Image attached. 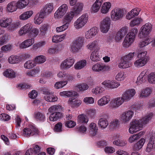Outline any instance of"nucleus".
Instances as JSON below:
<instances>
[{
	"label": "nucleus",
	"instance_id": "nucleus-28",
	"mask_svg": "<svg viewBox=\"0 0 155 155\" xmlns=\"http://www.w3.org/2000/svg\"><path fill=\"white\" fill-rule=\"evenodd\" d=\"M101 57L99 54V50H94L91 53L90 59L93 62H97L101 60Z\"/></svg>",
	"mask_w": 155,
	"mask_h": 155
},
{
	"label": "nucleus",
	"instance_id": "nucleus-30",
	"mask_svg": "<svg viewBox=\"0 0 155 155\" xmlns=\"http://www.w3.org/2000/svg\"><path fill=\"white\" fill-rule=\"evenodd\" d=\"M6 8L7 12L10 13L15 12L18 9L15 1H12L9 3L7 4Z\"/></svg>",
	"mask_w": 155,
	"mask_h": 155
},
{
	"label": "nucleus",
	"instance_id": "nucleus-41",
	"mask_svg": "<svg viewBox=\"0 0 155 155\" xmlns=\"http://www.w3.org/2000/svg\"><path fill=\"white\" fill-rule=\"evenodd\" d=\"M89 120L88 117L85 115L81 114L79 115L77 118V122L78 123L87 124Z\"/></svg>",
	"mask_w": 155,
	"mask_h": 155
},
{
	"label": "nucleus",
	"instance_id": "nucleus-50",
	"mask_svg": "<svg viewBox=\"0 0 155 155\" xmlns=\"http://www.w3.org/2000/svg\"><path fill=\"white\" fill-rule=\"evenodd\" d=\"M62 107L60 105H54L50 107L48 111L51 113L54 112H61L62 110Z\"/></svg>",
	"mask_w": 155,
	"mask_h": 155
},
{
	"label": "nucleus",
	"instance_id": "nucleus-56",
	"mask_svg": "<svg viewBox=\"0 0 155 155\" xmlns=\"http://www.w3.org/2000/svg\"><path fill=\"white\" fill-rule=\"evenodd\" d=\"M46 44V42L44 41H41L33 45V50L37 51L40 49Z\"/></svg>",
	"mask_w": 155,
	"mask_h": 155
},
{
	"label": "nucleus",
	"instance_id": "nucleus-43",
	"mask_svg": "<svg viewBox=\"0 0 155 155\" xmlns=\"http://www.w3.org/2000/svg\"><path fill=\"white\" fill-rule=\"evenodd\" d=\"M144 38L140 41L138 43V46L140 48H143L148 45L150 42L149 38L148 37H143Z\"/></svg>",
	"mask_w": 155,
	"mask_h": 155
},
{
	"label": "nucleus",
	"instance_id": "nucleus-13",
	"mask_svg": "<svg viewBox=\"0 0 155 155\" xmlns=\"http://www.w3.org/2000/svg\"><path fill=\"white\" fill-rule=\"evenodd\" d=\"M152 28V25L149 23L145 24L143 25L139 31L140 36L147 37L151 32Z\"/></svg>",
	"mask_w": 155,
	"mask_h": 155
},
{
	"label": "nucleus",
	"instance_id": "nucleus-55",
	"mask_svg": "<svg viewBox=\"0 0 155 155\" xmlns=\"http://www.w3.org/2000/svg\"><path fill=\"white\" fill-rule=\"evenodd\" d=\"M66 35V34H64L60 35H54L53 37L52 41L54 43L61 42L64 39Z\"/></svg>",
	"mask_w": 155,
	"mask_h": 155
},
{
	"label": "nucleus",
	"instance_id": "nucleus-17",
	"mask_svg": "<svg viewBox=\"0 0 155 155\" xmlns=\"http://www.w3.org/2000/svg\"><path fill=\"white\" fill-rule=\"evenodd\" d=\"M33 26L31 23H28L20 28L18 32V34L19 36H23L27 34L29 35L32 28Z\"/></svg>",
	"mask_w": 155,
	"mask_h": 155
},
{
	"label": "nucleus",
	"instance_id": "nucleus-35",
	"mask_svg": "<svg viewBox=\"0 0 155 155\" xmlns=\"http://www.w3.org/2000/svg\"><path fill=\"white\" fill-rule=\"evenodd\" d=\"M57 76L58 78H62L64 81H67L71 80L73 78L72 75H69L63 71L59 72L57 74Z\"/></svg>",
	"mask_w": 155,
	"mask_h": 155
},
{
	"label": "nucleus",
	"instance_id": "nucleus-21",
	"mask_svg": "<svg viewBox=\"0 0 155 155\" xmlns=\"http://www.w3.org/2000/svg\"><path fill=\"white\" fill-rule=\"evenodd\" d=\"M148 74V70L145 69L142 71L137 78L136 83L138 85H140L146 81Z\"/></svg>",
	"mask_w": 155,
	"mask_h": 155
},
{
	"label": "nucleus",
	"instance_id": "nucleus-32",
	"mask_svg": "<svg viewBox=\"0 0 155 155\" xmlns=\"http://www.w3.org/2000/svg\"><path fill=\"white\" fill-rule=\"evenodd\" d=\"M144 134L143 131H140L137 134L132 135L128 138V141L130 143H134L140 138Z\"/></svg>",
	"mask_w": 155,
	"mask_h": 155
},
{
	"label": "nucleus",
	"instance_id": "nucleus-64",
	"mask_svg": "<svg viewBox=\"0 0 155 155\" xmlns=\"http://www.w3.org/2000/svg\"><path fill=\"white\" fill-rule=\"evenodd\" d=\"M128 30V27L125 26L121 27L117 32L124 37L127 34Z\"/></svg>",
	"mask_w": 155,
	"mask_h": 155
},
{
	"label": "nucleus",
	"instance_id": "nucleus-63",
	"mask_svg": "<svg viewBox=\"0 0 155 155\" xmlns=\"http://www.w3.org/2000/svg\"><path fill=\"white\" fill-rule=\"evenodd\" d=\"M20 22L19 21H16L13 23L8 27V30L13 31L20 26Z\"/></svg>",
	"mask_w": 155,
	"mask_h": 155
},
{
	"label": "nucleus",
	"instance_id": "nucleus-5",
	"mask_svg": "<svg viewBox=\"0 0 155 155\" xmlns=\"http://www.w3.org/2000/svg\"><path fill=\"white\" fill-rule=\"evenodd\" d=\"M84 42L83 37H77L72 41L70 45V50L73 53H76L79 51L83 47Z\"/></svg>",
	"mask_w": 155,
	"mask_h": 155
},
{
	"label": "nucleus",
	"instance_id": "nucleus-25",
	"mask_svg": "<svg viewBox=\"0 0 155 155\" xmlns=\"http://www.w3.org/2000/svg\"><path fill=\"white\" fill-rule=\"evenodd\" d=\"M152 93V90L150 87H146L140 91L139 96L140 98H145L149 97Z\"/></svg>",
	"mask_w": 155,
	"mask_h": 155
},
{
	"label": "nucleus",
	"instance_id": "nucleus-59",
	"mask_svg": "<svg viewBox=\"0 0 155 155\" xmlns=\"http://www.w3.org/2000/svg\"><path fill=\"white\" fill-rule=\"evenodd\" d=\"M147 80L150 84H155V72H152L148 74Z\"/></svg>",
	"mask_w": 155,
	"mask_h": 155
},
{
	"label": "nucleus",
	"instance_id": "nucleus-58",
	"mask_svg": "<svg viewBox=\"0 0 155 155\" xmlns=\"http://www.w3.org/2000/svg\"><path fill=\"white\" fill-rule=\"evenodd\" d=\"M147 63L141 59H138L134 62V65L136 67L139 68L144 66Z\"/></svg>",
	"mask_w": 155,
	"mask_h": 155
},
{
	"label": "nucleus",
	"instance_id": "nucleus-45",
	"mask_svg": "<svg viewBox=\"0 0 155 155\" xmlns=\"http://www.w3.org/2000/svg\"><path fill=\"white\" fill-rule=\"evenodd\" d=\"M34 117L37 121L41 122H44L45 119V114L39 112L35 113Z\"/></svg>",
	"mask_w": 155,
	"mask_h": 155
},
{
	"label": "nucleus",
	"instance_id": "nucleus-7",
	"mask_svg": "<svg viewBox=\"0 0 155 155\" xmlns=\"http://www.w3.org/2000/svg\"><path fill=\"white\" fill-rule=\"evenodd\" d=\"M98 124L99 128L102 130L106 129L109 124V117L108 114L105 112H103L100 115Z\"/></svg>",
	"mask_w": 155,
	"mask_h": 155
},
{
	"label": "nucleus",
	"instance_id": "nucleus-8",
	"mask_svg": "<svg viewBox=\"0 0 155 155\" xmlns=\"http://www.w3.org/2000/svg\"><path fill=\"white\" fill-rule=\"evenodd\" d=\"M93 71L95 72H104L110 71V66L101 62H98L93 65L91 68Z\"/></svg>",
	"mask_w": 155,
	"mask_h": 155
},
{
	"label": "nucleus",
	"instance_id": "nucleus-54",
	"mask_svg": "<svg viewBox=\"0 0 155 155\" xmlns=\"http://www.w3.org/2000/svg\"><path fill=\"white\" fill-rule=\"evenodd\" d=\"M144 139L142 138L138 142H137L134 145V149L138 150L140 149L145 143Z\"/></svg>",
	"mask_w": 155,
	"mask_h": 155
},
{
	"label": "nucleus",
	"instance_id": "nucleus-1",
	"mask_svg": "<svg viewBox=\"0 0 155 155\" xmlns=\"http://www.w3.org/2000/svg\"><path fill=\"white\" fill-rule=\"evenodd\" d=\"M152 116L153 114L151 113L142 118L132 120L130 124L129 132L131 134H133L141 130L143 128V125L149 121Z\"/></svg>",
	"mask_w": 155,
	"mask_h": 155
},
{
	"label": "nucleus",
	"instance_id": "nucleus-37",
	"mask_svg": "<svg viewBox=\"0 0 155 155\" xmlns=\"http://www.w3.org/2000/svg\"><path fill=\"white\" fill-rule=\"evenodd\" d=\"M111 7V4L109 2H106L104 3L102 5L101 12L103 14H106L109 11V10Z\"/></svg>",
	"mask_w": 155,
	"mask_h": 155
},
{
	"label": "nucleus",
	"instance_id": "nucleus-26",
	"mask_svg": "<svg viewBox=\"0 0 155 155\" xmlns=\"http://www.w3.org/2000/svg\"><path fill=\"white\" fill-rule=\"evenodd\" d=\"M87 49L90 50H99L100 47L99 46L98 41L97 40H95L89 43L86 46Z\"/></svg>",
	"mask_w": 155,
	"mask_h": 155
},
{
	"label": "nucleus",
	"instance_id": "nucleus-20",
	"mask_svg": "<svg viewBox=\"0 0 155 155\" xmlns=\"http://www.w3.org/2000/svg\"><path fill=\"white\" fill-rule=\"evenodd\" d=\"M38 134L37 129L32 126L30 128H25L24 129L22 135L25 137H29Z\"/></svg>",
	"mask_w": 155,
	"mask_h": 155
},
{
	"label": "nucleus",
	"instance_id": "nucleus-40",
	"mask_svg": "<svg viewBox=\"0 0 155 155\" xmlns=\"http://www.w3.org/2000/svg\"><path fill=\"white\" fill-rule=\"evenodd\" d=\"M29 0H18L16 2L18 9H22L25 8L28 5Z\"/></svg>",
	"mask_w": 155,
	"mask_h": 155
},
{
	"label": "nucleus",
	"instance_id": "nucleus-23",
	"mask_svg": "<svg viewBox=\"0 0 155 155\" xmlns=\"http://www.w3.org/2000/svg\"><path fill=\"white\" fill-rule=\"evenodd\" d=\"M35 40L33 38H28L24 40L19 45L21 49L28 48L31 46L34 43Z\"/></svg>",
	"mask_w": 155,
	"mask_h": 155
},
{
	"label": "nucleus",
	"instance_id": "nucleus-60",
	"mask_svg": "<svg viewBox=\"0 0 155 155\" xmlns=\"http://www.w3.org/2000/svg\"><path fill=\"white\" fill-rule=\"evenodd\" d=\"M49 27V25L48 24H44L41 25L40 28V34L41 35H44L47 31Z\"/></svg>",
	"mask_w": 155,
	"mask_h": 155
},
{
	"label": "nucleus",
	"instance_id": "nucleus-31",
	"mask_svg": "<svg viewBox=\"0 0 155 155\" xmlns=\"http://www.w3.org/2000/svg\"><path fill=\"white\" fill-rule=\"evenodd\" d=\"M12 21L11 18H3L0 19V26L3 28L9 26Z\"/></svg>",
	"mask_w": 155,
	"mask_h": 155
},
{
	"label": "nucleus",
	"instance_id": "nucleus-61",
	"mask_svg": "<svg viewBox=\"0 0 155 155\" xmlns=\"http://www.w3.org/2000/svg\"><path fill=\"white\" fill-rule=\"evenodd\" d=\"M113 144L115 145L118 146H124L127 144L126 140H120L119 139L113 141Z\"/></svg>",
	"mask_w": 155,
	"mask_h": 155
},
{
	"label": "nucleus",
	"instance_id": "nucleus-14",
	"mask_svg": "<svg viewBox=\"0 0 155 155\" xmlns=\"http://www.w3.org/2000/svg\"><path fill=\"white\" fill-rule=\"evenodd\" d=\"M111 20L110 18L106 17L101 21L100 25L101 31L104 33H107L110 29Z\"/></svg>",
	"mask_w": 155,
	"mask_h": 155
},
{
	"label": "nucleus",
	"instance_id": "nucleus-11",
	"mask_svg": "<svg viewBox=\"0 0 155 155\" xmlns=\"http://www.w3.org/2000/svg\"><path fill=\"white\" fill-rule=\"evenodd\" d=\"M124 15L123 10L120 8H116L113 9L111 13L112 20L116 21L121 19Z\"/></svg>",
	"mask_w": 155,
	"mask_h": 155
},
{
	"label": "nucleus",
	"instance_id": "nucleus-27",
	"mask_svg": "<svg viewBox=\"0 0 155 155\" xmlns=\"http://www.w3.org/2000/svg\"><path fill=\"white\" fill-rule=\"evenodd\" d=\"M34 14V12L32 10L27 11L23 12L19 16V19L22 21L26 20L30 18Z\"/></svg>",
	"mask_w": 155,
	"mask_h": 155
},
{
	"label": "nucleus",
	"instance_id": "nucleus-53",
	"mask_svg": "<svg viewBox=\"0 0 155 155\" xmlns=\"http://www.w3.org/2000/svg\"><path fill=\"white\" fill-rule=\"evenodd\" d=\"M119 121L117 119H114L111 121L110 123L109 127L111 129H117L119 126Z\"/></svg>",
	"mask_w": 155,
	"mask_h": 155
},
{
	"label": "nucleus",
	"instance_id": "nucleus-49",
	"mask_svg": "<svg viewBox=\"0 0 155 155\" xmlns=\"http://www.w3.org/2000/svg\"><path fill=\"white\" fill-rule=\"evenodd\" d=\"M16 73L13 70L8 69L3 73V74L8 78H13L15 77Z\"/></svg>",
	"mask_w": 155,
	"mask_h": 155
},
{
	"label": "nucleus",
	"instance_id": "nucleus-15",
	"mask_svg": "<svg viewBox=\"0 0 155 155\" xmlns=\"http://www.w3.org/2000/svg\"><path fill=\"white\" fill-rule=\"evenodd\" d=\"M101 84L105 87L110 89L116 88L120 85L119 82L113 80H105L101 83Z\"/></svg>",
	"mask_w": 155,
	"mask_h": 155
},
{
	"label": "nucleus",
	"instance_id": "nucleus-10",
	"mask_svg": "<svg viewBox=\"0 0 155 155\" xmlns=\"http://www.w3.org/2000/svg\"><path fill=\"white\" fill-rule=\"evenodd\" d=\"M134 111L131 110H127L123 112L120 116L121 121L124 124L128 123L134 115Z\"/></svg>",
	"mask_w": 155,
	"mask_h": 155
},
{
	"label": "nucleus",
	"instance_id": "nucleus-42",
	"mask_svg": "<svg viewBox=\"0 0 155 155\" xmlns=\"http://www.w3.org/2000/svg\"><path fill=\"white\" fill-rule=\"evenodd\" d=\"M8 61L10 64H17L21 61V58L18 56L12 55L8 58Z\"/></svg>",
	"mask_w": 155,
	"mask_h": 155
},
{
	"label": "nucleus",
	"instance_id": "nucleus-62",
	"mask_svg": "<svg viewBox=\"0 0 155 155\" xmlns=\"http://www.w3.org/2000/svg\"><path fill=\"white\" fill-rule=\"evenodd\" d=\"M59 51V48L57 46H55L49 48L47 51L48 53L50 55L57 53Z\"/></svg>",
	"mask_w": 155,
	"mask_h": 155
},
{
	"label": "nucleus",
	"instance_id": "nucleus-16",
	"mask_svg": "<svg viewBox=\"0 0 155 155\" xmlns=\"http://www.w3.org/2000/svg\"><path fill=\"white\" fill-rule=\"evenodd\" d=\"M73 57H70L64 60L61 63L60 68L61 69H67L70 68L75 62Z\"/></svg>",
	"mask_w": 155,
	"mask_h": 155
},
{
	"label": "nucleus",
	"instance_id": "nucleus-46",
	"mask_svg": "<svg viewBox=\"0 0 155 155\" xmlns=\"http://www.w3.org/2000/svg\"><path fill=\"white\" fill-rule=\"evenodd\" d=\"M147 52L144 51L139 53L138 54L137 57L138 58L141 59L146 63L149 60V57L147 55Z\"/></svg>",
	"mask_w": 155,
	"mask_h": 155
},
{
	"label": "nucleus",
	"instance_id": "nucleus-36",
	"mask_svg": "<svg viewBox=\"0 0 155 155\" xmlns=\"http://www.w3.org/2000/svg\"><path fill=\"white\" fill-rule=\"evenodd\" d=\"M103 2V0H96L91 8L92 12L96 13L99 10Z\"/></svg>",
	"mask_w": 155,
	"mask_h": 155
},
{
	"label": "nucleus",
	"instance_id": "nucleus-6",
	"mask_svg": "<svg viewBox=\"0 0 155 155\" xmlns=\"http://www.w3.org/2000/svg\"><path fill=\"white\" fill-rule=\"evenodd\" d=\"M88 20V16L87 14H82L74 22L73 26L74 28L79 30L82 28L87 23Z\"/></svg>",
	"mask_w": 155,
	"mask_h": 155
},
{
	"label": "nucleus",
	"instance_id": "nucleus-2",
	"mask_svg": "<svg viewBox=\"0 0 155 155\" xmlns=\"http://www.w3.org/2000/svg\"><path fill=\"white\" fill-rule=\"evenodd\" d=\"M84 5L81 3H78L74 6L72 10L67 13L64 16L63 23L69 26L70 23L74 16L79 15L83 10Z\"/></svg>",
	"mask_w": 155,
	"mask_h": 155
},
{
	"label": "nucleus",
	"instance_id": "nucleus-34",
	"mask_svg": "<svg viewBox=\"0 0 155 155\" xmlns=\"http://www.w3.org/2000/svg\"><path fill=\"white\" fill-rule=\"evenodd\" d=\"M110 100V97L108 95L103 96L97 101V104L100 106H104L108 104Z\"/></svg>",
	"mask_w": 155,
	"mask_h": 155
},
{
	"label": "nucleus",
	"instance_id": "nucleus-33",
	"mask_svg": "<svg viewBox=\"0 0 155 155\" xmlns=\"http://www.w3.org/2000/svg\"><path fill=\"white\" fill-rule=\"evenodd\" d=\"M105 91L104 88L101 85H99L93 88L91 92L92 94L97 95H102Z\"/></svg>",
	"mask_w": 155,
	"mask_h": 155
},
{
	"label": "nucleus",
	"instance_id": "nucleus-3",
	"mask_svg": "<svg viewBox=\"0 0 155 155\" xmlns=\"http://www.w3.org/2000/svg\"><path fill=\"white\" fill-rule=\"evenodd\" d=\"M137 33V28H132L124 38L122 43L123 46L125 48H128L135 41Z\"/></svg>",
	"mask_w": 155,
	"mask_h": 155
},
{
	"label": "nucleus",
	"instance_id": "nucleus-51",
	"mask_svg": "<svg viewBox=\"0 0 155 155\" xmlns=\"http://www.w3.org/2000/svg\"><path fill=\"white\" fill-rule=\"evenodd\" d=\"M127 77L126 74L123 71H120L116 75L115 78L117 81H123Z\"/></svg>",
	"mask_w": 155,
	"mask_h": 155
},
{
	"label": "nucleus",
	"instance_id": "nucleus-22",
	"mask_svg": "<svg viewBox=\"0 0 155 155\" xmlns=\"http://www.w3.org/2000/svg\"><path fill=\"white\" fill-rule=\"evenodd\" d=\"M43 94L45 95L44 98L47 101L54 102L57 101L58 100L57 97L51 94L50 91L48 89L44 90L43 91Z\"/></svg>",
	"mask_w": 155,
	"mask_h": 155
},
{
	"label": "nucleus",
	"instance_id": "nucleus-38",
	"mask_svg": "<svg viewBox=\"0 0 155 155\" xmlns=\"http://www.w3.org/2000/svg\"><path fill=\"white\" fill-rule=\"evenodd\" d=\"M62 116L63 115L61 112H58L51 113L49 118L50 121L54 122L62 117Z\"/></svg>",
	"mask_w": 155,
	"mask_h": 155
},
{
	"label": "nucleus",
	"instance_id": "nucleus-29",
	"mask_svg": "<svg viewBox=\"0 0 155 155\" xmlns=\"http://www.w3.org/2000/svg\"><path fill=\"white\" fill-rule=\"evenodd\" d=\"M45 16L39 11L35 16L34 22L35 24L39 25L43 21Z\"/></svg>",
	"mask_w": 155,
	"mask_h": 155
},
{
	"label": "nucleus",
	"instance_id": "nucleus-9",
	"mask_svg": "<svg viewBox=\"0 0 155 155\" xmlns=\"http://www.w3.org/2000/svg\"><path fill=\"white\" fill-rule=\"evenodd\" d=\"M68 9V7L67 4H64L61 5L54 14V18L59 19L62 18L67 12Z\"/></svg>",
	"mask_w": 155,
	"mask_h": 155
},
{
	"label": "nucleus",
	"instance_id": "nucleus-12",
	"mask_svg": "<svg viewBox=\"0 0 155 155\" xmlns=\"http://www.w3.org/2000/svg\"><path fill=\"white\" fill-rule=\"evenodd\" d=\"M125 101L121 97H117L112 99L110 101L109 106L113 110L117 108Z\"/></svg>",
	"mask_w": 155,
	"mask_h": 155
},
{
	"label": "nucleus",
	"instance_id": "nucleus-24",
	"mask_svg": "<svg viewBox=\"0 0 155 155\" xmlns=\"http://www.w3.org/2000/svg\"><path fill=\"white\" fill-rule=\"evenodd\" d=\"M97 33L96 27H93L87 31L85 33L84 37L87 39H90L94 37Z\"/></svg>",
	"mask_w": 155,
	"mask_h": 155
},
{
	"label": "nucleus",
	"instance_id": "nucleus-4",
	"mask_svg": "<svg viewBox=\"0 0 155 155\" xmlns=\"http://www.w3.org/2000/svg\"><path fill=\"white\" fill-rule=\"evenodd\" d=\"M134 52H130L121 58L120 61L118 64V67L120 68L125 69L131 66L130 62L134 57Z\"/></svg>",
	"mask_w": 155,
	"mask_h": 155
},
{
	"label": "nucleus",
	"instance_id": "nucleus-19",
	"mask_svg": "<svg viewBox=\"0 0 155 155\" xmlns=\"http://www.w3.org/2000/svg\"><path fill=\"white\" fill-rule=\"evenodd\" d=\"M54 9L53 4L49 3L44 5L40 12L46 16L51 13Z\"/></svg>",
	"mask_w": 155,
	"mask_h": 155
},
{
	"label": "nucleus",
	"instance_id": "nucleus-48",
	"mask_svg": "<svg viewBox=\"0 0 155 155\" xmlns=\"http://www.w3.org/2000/svg\"><path fill=\"white\" fill-rule=\"evenodd\" d=\"M90 133L92 136H95L97 134L98 130L96 124L92 123L89 125Z\"/></svg>",
	"mask_w": 155,
	"mask_h": 155
},
{
	"label": "nucleus",
	"instance_id": "nucleus-52",
	"mask_svg": "<svg viewBox=\"0 0 155 155\" xmlns=\"http://www.w3.org/2000/svg\"><path fill=\"white\" fill-rule=\"evenodd\" d=\"M40 72V69L38 68H35L26 72V75L31 77H35Z\"/></svg>",
	"mask_w": 155,
	"mask_h": 155
},
{
	"label": "nucleus",
	"instance_id": "nucleus-18",
	"mask_svg": "<svg viewBox=\"0 0 155 155\" xmlns=\"http://www.w3.org/2000/svg\"><path fill=\"white\" fill-rule=\"evenodd\" d=\"M136 93V91L134 89H129L124 92L121 97L125 102H128L134 97Z\"/></svg>",
	"mask_w": 155,
	"mask_h": 155
},
{
	"label": "nucleus",
	"instance_id": "nucleus-47",
	"mask_svg": "<svg viewBox=\"0 0 155 155\" xmlns=\"http://www.w3.org/2000/svg\"><path fill=\"white\" fill-rule=\"evenodd\" d=\"M88 88V85L85 83L78 84L75 86L76 89L80 92H84L87 90Z\"/></svg>",
	"mask_w": 155,
	"mask_h": 155
},
{
	"label": "nucleus",
	"instance_id": "nucleus-57",
	"mask_svg": "<svg viewBox=\"0 0 155 155\" xmlns=\"http://www.w3.org/2000/svg\"><path fill=\"white\" fill-rule=\"evenodd\" d=\"M68 83L67 81H57L55 83L54 85L55 89H59L62 88Z\"/></svg>",
	"mask_w": 155,
	"mask_h": 155
},
{
	"label": "nucleus",
	"instance_id": "nucleus-39",
	"mask_svg": "<svg viewBox=\"0 0 155 155\" xmlns=\"http://www.w3.org/2000/svg\"><path fill=\"white\" fill-rule=\"evenodd\" d=\"M87 64V61L85 59L80 60L74 65V69L76 70H81L84 68Z\"/></svg>",
	"mask_w": 155,
	"mask_h": 155
},
{
	"label": "nucleus",
	"instance_id": "nucleus-44",
	"mask_svg": "<svg viewBox=\"0 0 155 155\" xmlns=\"http://www.w3.org/2000/svg\"><path fill=\"white\" fill-rule=\"evenodd\" d=\"M68 102L72 107H75L79 106L81 103V101L80 100L71 97L69 98Z\"/></svg>",
	"mask_w": 155,
	"mask_h": 155
}]
</instances>
